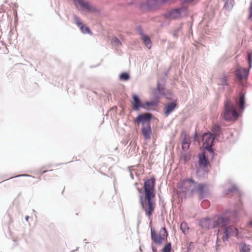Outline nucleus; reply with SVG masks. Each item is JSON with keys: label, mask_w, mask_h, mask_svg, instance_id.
Masks as SVG:
<instances>
[{"label": "nucleus", "mask_w": 252, "mask_h": 252, "mask_svg": "<svg viewBox=\"0 0 252 252\" xmlns=\"http://www.w3.org/2000/svg\"><path fill=\"white\" fill-rule=\"evenodd\" d=\"M249 225H250L251 226H252V221H251V222H250L249 223Z\"/></svg>", "instance_id": "obj_35"}, {"label": "nucleus", "mask_w": 252, "mask_h": 252, "mask_svg": "<svg viewBox=\"0 0 252 252\" xmlns=\"http://www.w3.org/2000/svg\"><path fill=\"white\" fill-rule=\"evenodd\" d=\"M228 223L227 219L222 218H218L215 221L214 224V227H219L224 229L225 237L223 238V241L224 242L225 240H227L229 236H237L238 229L233 226H229L226 227Z\"/></svg>", "instance_id": "obj_2"}, {"label": "nucleus", "mask_w": 252, "mask_h": 252, "mask_svg": "<svg viewBox=\"0 0 252 252\" xmlns=\"http://www.w3.org/2000/svg\"><path fill=\"white\" fill-rule=\"evenodd\" d=\"M249 74V70L246 68H239L236 70V76L240 80L247 78Z\"/></svg>", "instance_id": "obj_10"}, {"label": "nucleus", "mask_w": 252, "mask_h": 252, "mask_svg": "<svg viewBox=\"0 0 252 252\" xmlns=\"http://www.w3.org/2000/svg\"><path fill=\"white\" fill-rule=\"evenodd\" d=\"M28 219H29V217H26V220H28Z\"/></svg>", "instance_id": "obj_37"}, {"label": "nucleus", "mask_w": 252, "mask_h": 252, "mask_svg": "<svg viewBox=\"0 0 252 252\" xmlns=\"http://www.w3.org/2000/svg\"><path fill=\"white\" fill-rule=\"evenodd\" d=\"M189 140L185 138L182 142V149L186 151L188 150L189 147Z\"/></svg>", "instance_id": "obj_18"}, {"label": "nucleus", "mask_w": 252, "mask_h": 252, "mask_svg": "<svg viewBox=\"0 0 252 252\" xmlns=\"http://www.w3.org/2000/svg\"><path fill=\"white\" fill-rule=\"evenodd\" d=\"M227 77L226 75H223L219 79L218 84L220 85L224 86L227 85Z\"/></svg>", "instance_id": "obj_17"}, {"label": "nucleus", "mask_w": 252, "mask_h": 252, "mask_svg": "<svg viewBox=\"0 0 252 252\" xmlns=\"http://www.w3.org/2000/svg\"><path fill=\"white\" fill-rule=\"evenodd\" d=\"M80 29L81 30L82 32L84 33H92L89 27H85L83 25L81 26Z\"/></svg>", "instance_id": "obj_19"}, {"label": "nucleus", "mask_w": 252, "mask_h": 252, "mask_svg": "<svg viewBox=\"0 0 252 252\" xmlns=\"http://www.w3.org/2000/svg\"><path fill=\"white\" fill-rule=\"evenodd\" d=\"M199 164L200 166H202L204 168H207L209 165L208 159L206 157L205 153H202L199 155Z\"/></svg>", "instance_id": "obj_13"}, {"label": "nucleus", "mask_w": 252, "mask_h": 252, "mask_svg": "<svg viewBox=\"0 0 252 252\" xmlns=\"http://www.w3.org/2000/svg\"><path fill=\"white\" fill-rule=\"evenodd\" d=\"M235 103L239 106L240 111L242 112L245 109V95L242 93H240L238 98L235 100Z\"/></svg>", "instance_id": "obj_12"}, {"label": "nucleus", "mask_w": 252, "mask_h": 252, "mask_svg": "<svg viewBox=\"0 0 252 252\" xmlns=\"http://www.w3.org/2000/svg\"><path fill=\"white\" fill-rule=\"evenodd\" d=\"M237 191H238L237 188L235 186H233L232 187H231V188H230L228 190V191H227L228 192H227V194L234 193L236 192Z\"/></svg>", "instance_id": "obj_24"}, {"label": "nucleus", "mask_w": 252, "mask_h": 252, "mask_svg": "<svg viewBox=\"0 0 252 252\" xmlns=\"http://www.w3.org/2000/svg\"><path fill=\"white\" fill-rule=\"evenodd\" d=\"M196 192L199 196L200 199L203 198L205 195L208 192V189L206 186L202 184H198L194 189L192 190V192Z\"/></svg>", "instance_id": "obj_9"}, {"label": "nucleus", "mask_w": 252, "mask_h": 252, "mask_svg": "<svg viewBox=\"0 0 252 252\" xmlns=\"http://www.w3.org/2000/svg\"><path fill=\"white\" fill-rule=\"evenodd\" d=\"M138 191L139 193H141V191H142L141 189H138Z\"/></svg>", "instance_id": "obj_36"}, {"label": "nucleus", "mask_w": 252, "mask_h": 252, "mask_svg": "<svg viewBox=\"0 0 252 252\" xmlns=\"http://www.w3.org/2000/svg\"><path fill=\"white\" fill-rule=\"evenodd\" d=\"M178 103L177 100H175L171 102H169L164 105V113L166 117L169 116L175 109L177 107Z\"/></svg>", "instance_id": "obj_8"}, {"label": "nucleus", "mask_w": 252, "mask_h": 252, "mask_svg": "<svg viewBox=\"0 0 252 252\" xmlns=\"http://www.w3.org/2000/svg\"><path fill=\"white\" fill-rule=\"evenodd\" d=\"M223 118L226 121H234L239 116L234 104L230 100H226L224 103L223 111L222 113Z\"/></svg>", "instance_id": "obj_3"}, {"label": "nucleus", "mask_w": 252, "mask_h": 252, "mask_svg": "<svg viewBox=\"0 0 252 252\" xmlns=\"http://www.w3.org/2000/svg\"><path fill=\"white\" fill-rule=\"evenodd\" d=\"M171 246L170 243H167L162 249V252H170Z\"/></svg>", "instance_id": "obj_22"}, {"label": "nucleus", "mask_w": 252, "mask_h": 252, "mask_svg": "<svg viewBox=\"0 0 252 252\" xmlns=\"http://www.w3.org/2000/svg\"><path fill=\"white\" fill-rule=\"evenodd\" d=\"M158 100H157V101H151V102H146L145 104H144V107L145 106H147V107H149L150 106H157V105L158 104Z\"/></svg>", "instance_id": "obj_20"}, {"label": "nucleus", "mask_w": 252, "mask_h": 252, "mask_svg": "<svg viewBox=\"0 0 252 252\" xmlns=\"http://www.w3.org/2000/svg\"><path fill=\"white\" fill-rule=\"evenodd\" d=\"M142 133L146 140L150 139L152 134V129L150 124L143 126L142 128Z\"/></svg>", "instance_id": "obj_11"}, {"label": "nucleus", "mask_w": 252, "mask_h": 252, "mask_svg": "<svg viewBox=\"0 0 252 252\" xmlns=\"http://www.w3.org/2000/svg\"><path fill=\"white\" fill-rule=\"evenodd\" d=\"M152 115L150 113H144L141 114L136 117L135 122L138 125L141 123L142 126L148 124H150V121L152 119Z\"/></svg>", "instance_id": "obj_6"}, {"label": "nucleus", "mask_w": 252, "mask_h": 252, "mask_svg": "<svg viewBox=\"0 0 252 252\" xmlns=\"http://www.w3.org/2000/svg\"><path fill=\"white\" fill-rule=\"evenodd\" d=\"M141 39L143 42L148 49H151L152 47V42L149 37L143 33L141 34Z\"/></svg>", "instance_id": "obj_15"}, {"label": "nucleus", "mask_w": 252, "mask_h": 252, "mask_svg": "<svg viewBox=\"0 0 252 252\" xmlns=\"http://www.w3.org/2000/svg\"><path fill=\"white\" fill-rule=\"evenodd\" d=\"M183 159L185 162L189 161L190 158V155L189 154H186L183 157Z\"/></svg>", "instance_id": "obj_30"}, {"label": "nucleus", "mask_w": 252, "mask_h": 252, "mask_svg": "<svg viewBox=\"0 0 252 252\" xmlns=\"http://www.w3.org/2000/svg\"><path fill=\"white\" fill-rule=\"evenodd\" d=\"M214 128H216L218 131H220V128L218 126H215V127H214Z\"/></svg>", "instance_id": "obj_33"}, {"label": "nucleus", "mask_w": 252, "mask_h": 252, "mask_svg": "<svg viewBox=\"0 0 252 252\" xmlns=\"http://www.w3.org/2000/svg\"><path fill=\"white\" fill-rule=\"evenodd\" d=\"M185 2H191L193 1H194V0H183Z\"/></svg>", "instance_id": "obj_32"}, {"label": "nucleus", "mask_w": 252, "mask_h": 252, "mask_svg": "<svg viewBox=\"0 0 252 252\" xmlns=\"http://www.w3.org/2000/svg\"><path fill=\"white\" fill-rule=\"evenodd\" d=\"M120 78L122 80L126 81L129 78V76L128 73L124 72L120 75Z\"/></svg>", "instance_id": "obj_21"}, {"label": "nucleus", "mask_w": 252, "mask_h": 252, "mask_svg": "<svg viewBox=\"0 0 252 252\" xmlns=\"http://www.w3.org/2000/svg\"><path fill=\"white\" fill-rule=\"evenodd\" d=\"M240 252H250V248L249 246L244 245L241 249Z\"/></svg>", "instance_id": "obj_25"}, {"label": "nucleus", "mask_w": 252, "mask_h": 252, "mask_svg": "<svg viewBox=\"0 0 252 252\" xmlns=\"http://www.w3.org/2000/svg\"><path fill=\"white\" fill-rule=\"evenodd\" d=\"M133 102L132 103L133 109L135 110H138L140 107H144V105H143L140 102V100L136 94L133 95Z\"/></svg>", "instance_id": "obj_14"}, {"label": "nucleus", "mask_w": 252, "mask_h": 252, "mask_svg": "<svg viewBox=\"0 0 252 252\" xmlns=\"http://www.w3.org/2000/svg\"><path fill=\"white\" fill-rule=\"evenodd\" d=\"M47 172V171H41V172H40V174H44V173H45V172Z\"/></svg>", "instance_id": "obj_34"}, {"label": "nucleus", "mask_w": 252, "mask_h": 252, "mask_svg": "<svg viewBox=\"0 0 252 252\" xmlns=\"http://www.w3.org/2000/svg\"><path fill=\"white\" fill-rule=\"evenodd\" d=\"M180 228L182 230V232L185 234L186 232V229H188L187 224L185 222H183L180 225Z\"/></svg>", "instance_id": "obj_23"}, {"label": "nucleus", "mask_w": 252, "mask_h": 252, "mask_svg": "<svg viewBox=\"0 0 252 252\" xmlns=\"http://www.w3.org/2000/svg\"><path fill=\"white\" fill-rule=\"evenodd\" d=\"M186 182H189V183H194V180L192 179H191V178L188 179L186 181H185L184 182V183H185Z\"/></svg>", "instance_id": "obj_31"}, {"label": "nucleus", "mask_w": 252, "mask_h": 252, "mask_svg": "<svg viewBox=\"0 0 252 252\" xmlns=\"http://www.w3.org/2000/svg\"><path fill=\"white\" fill-rule=\"evenodd\" d=\"M155 179L151 178L144 182L143 194L139 196V201L142 208L144 211L150 222L153 219V214L156 208Z\"/></svg>", "instance_id": "obj_1"}, {"label": "nucleus", "mask_w": 252, "mask_h": 252, "mask_svg": "<svg viewBox=\"0 0 252 252\" xmlns=\"http://www.w3.org/2000/svg\"><path fill=\"white\" fill-rule=\"evenodd\" d=\"M187 7L182 6L179 8H175L171 10L168 13L167 17L169 19H177L181 17V14L186 12Z\"/></svg>", "instance_id": "obj_7"}, {"label": "nucleus", "mask_w": 252, "mask_h": 252, "mask_svg": "<svg viewBox=\"0 0 252 252\" xmlns=\"http://www.w3.org/2000/svg\"><path fill=\"white\" fill-rule=\"evenodd\" d=\"M248 60L249 65V67H252V53L250 52L248 55Z\"/></svg>", "instance_id": "obj_26"}, {"label": "nucleus", "mask_w": 252, "mask_h": 252, "mask_svg": "<svg viewBox=\"0 0 252 252\" xmlns=\"http://www.w3.org/2000/svg\"><path fill=\"white\" fill-rule=\"evenodd\" d=\"M79 4L82 6V7H84L85 8L88 10L89 11H93L94 10V8L91 7L89 4L87 2L83 0H76Z\"/></svg>", "instance_id": "obj_16"}, {"label": "nucleus", "mask_w": 252, "mask_h": 252, "mask_svg": "<svg viewBox=\"0 0 252 252\" xmlns=\"http://www.w3.org/2000/svg\"><path fill=\"white\" fill-rule=\"evenodd\" d=\"M151 239L153 242L158 245L161 244L166 240L168 233L165 227H162L158 233L152 228H151Z\"/></svg>", "instance_id": "obj_4"}, {"label": "nucleus", "mask_w": 252, "mask_h": 252, "mask_svg": "<svg viewBox=\"0 0 252 252\" xmlns=\"http://www.w3.org/2000/svg\"><path fill=\"white\" fill-rule=\"evenodd\" d=\"M112 42L113 43L118 46L121 44L120 40L117 38H114L112 39Z\"/></svg>", "instance_id": "obj_29"}, {"label": "nucleus", "mask_w": 252, "mask_h": 252, "mask_svg": "<svg viewBox=\"0 0 252 252\" xmlns=\"http://www.w3.org/2000/svg\"><path fill=\"white\" fill-rule=\"evenodd\" d=\"M215 139L211 133H206L202 136L203 145L205 149L208 150V153L213 158L214 153L212 149V146Z\"/></svg>", "instance_id": "obj_5"}, {"label": "nucleus", "mask_w": 252, "mask_h": 252, "mask_svg": "<svg viewBox=\"0 0 252 252\" xmlns=\"http://www.w3.org/2000/svg\"><path fill=\"white\" fill-rule=\"evenodd\" d=\"M249 19L250 20L252 19V1L251 2L249 8Z\"/></svg>", "instance_id": "obj_28"}, {"label": "nucleus", "mask_w": 252, "mask_h": 252, "mask_svg": "<svg viewBox=\"0 0 252 252\" xmlns=\"http://www.w3.org/2000/svg\"><path fill=\"white\" fill-rule=\"evenodd\" d=\"M74 20L75 23L77 25L78 27L80 28L82 26L83 24L82 23V22L80 21V19L77 17L76 16H75L74 17Z\"/></svg>", "instance_id": "obj_27"}]
</instances>
